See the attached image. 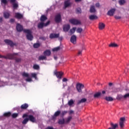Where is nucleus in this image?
Segmentation results:
<instances>
[{
	"label": "nucleus",
	"mask_w": 129,
	"mask_h": 129,
	"mask_svg": "<svg viewBox=\"0 0 129 129\" xmlns=\"http://www.w3.org/2000/svg\"><path fill=\"white\" fill-rule=\"evenodd\" d=\"M26 81H27V82H31V81H32V79L31 78H28L26 79Z\"/></svg>",
	"instance_id": "53"
},
{
	"label": "nucleus",
	"mask_w": 129,
	"mask_h": 129,
	"mask_svg": "<svg viewBox=\"0 0 129 129\" xmlns=\"http://www.w3.org/2000/svg\"><path fill=\"white\" fill-rule=\"evenodd\" d=\"M81 1H82V0H75V2L76 3H78V2H81Z\"/></svg>",
	"instance_id": "63"
},
{
	"label": "nucleus",
	"mask_w": 129,
	"mask_h": 129,
	"mask_svg": "<svg viewBox=\"0 0 129 129\" xmlns=\"http://www.w3.org/2000/svg\"><path fill=\"white\" fill-rule=\"evenodd\" d=\"M38 60L39 61H41L43 60H47V57L46 56L44 55H40L38 57Z\"/></svg>",
	"instance_id": "24"
},
{
	"label": "nucleus",
	"mask_w": 129,
	"mask_h": 129,
	"mask_svg": "<svg viewBox=\"0 0 129 129\" xmlns=\"http://www.w3.org/2000/svg\"><path fill=\"white\" fill-rule=\"evenodd\" d=\"M105 99L107 101H113V98L111 97H106Z\"/></svg>",
	"instance_id": "37"
},
{
	"label": "nucleus",
	"mask_w": 129,
	"mask_h": 129,
	"mask_svg": "<svg viewBox=\"0 0 129 129\" xmlns=\"http://www.w3.org/2000/svg\"><path fill=\"white\" fill-rule=\"evenodd\" d=\"M95 6L96 8H99V7H100V5L98 3L95 4Z\"/></svg>",
	"instance_id": "58"
},
{
	"label": "nucleus",
	"mask_w": 129,
	"mask_h": 129,
	"mask_svg": "<svg viewBox=\"0 0 129 129\" xmlns=\"http://www.w3.org/2000/svg\"><path fill=\"white\" fill-rule=\"evenodd\" d=\"M89 19L91 20V21H93V20L97 19V16L96 15H91L89 16Z\"/></svg>",
	"instance_id": "32"
},
{
	"label": "nucleus",
	"mask_w": 129,
	"mask_h": 129,
	"mask_svg": "<svg viewBox=\"0 0 129 129\" xmlns=\"http://www.w3.org/2000/svg\"><path fill=\"white\" fill-rule=\"evenodd\" d=\"M10 16H11L10 13L7 12L4 13V17L5 19H9V18H10Z\"/></svg>",
	"instance_id": "25"
},
{
	"label": "nucleus",
	"mask_w": 129,
	"mask_h": 129,
	"mask_svg": "<svg viewBox=\"0 0 129 129\" xmlns=\"http://www.w3.org/2000/svg\"><path fill=\"white\" fill-rule=\"evenodd\" d=\"M31 77H33V78H35L36 80H37V74L36 73H32L31 74Z\"/></svg>",
	"instance_id": "45"
},
{
	"label": "nucleus",
	"mask_w": 129,
	"mask_h": 129,
	"mask_svg": "<svg viewBox=\"0 0 129 129\" xmlns=\"http://www.w3.org/2000/svg\"><path fill=\"white\" fill-rule=\"evenodd\" d=\"M18 55V53H8L6 55L7 59H9L10 60H14L15 59V56Z\"/></svg>",
	"instance_id": "7"
},
{
	"label": "nucleus",
	"mask_w": 129,
	"mask_h": 129,
	"mask_svg": "<svg viewBox=\"0 0 129 129\" xmlns=\"http://www.w3.org/2000/svg\"><path fill=\"white\" fill-rule=\"evenodd\" d=\"M10 3L11 4H13V6L14 9H17V8H19V5L16 3V0H10Z\"/></svg>",
	"instance_id": "18"
},
{
	"label": "nucleus",
	"mask_w": 129,
	"mask_h": 129,
	"mask_svg": "<svg viewBox=\"0 0 129 129\" xmlns=\"http://www.w3.org/2000/svg\"><path fill=\"white\" fill-rule=\"evenodd\" d=\"M33 69L35 70H39V69H40V66L38 64H34L33 66Z\"/></svg>",
	"instance_id": "41"
},
{
	"label": "nucleus",
	"mask_w": 129,
	"mask_h": 129,
	"mask_svg": "<svg viewBox=\"0 0 129 129\" xmlns=\"http://www.w3.org/2000/svg\"><path fill=\"white\" fill-rule=\"evenodd\" d=\"M23 118L27 117L28 121L30 120L31 122H36V118L33 115H29L28 114H24L22 116Z\"/></svg>",
	"instance_id": "2"
},
{
	"label": "nucleus",
	"mask_w": 129,
	"mask_h": 129,
	"mask_svg": "<svg viewBox=\"0 0 129 129\" xmlns=\"http://www.w3.org/2000/svg\"><path fill=\"white\" fill-rule=\"evenodd\" d=\"M82 31H83V29L81 28H78L77 29V33H81Z\"/></svg>",
	"instance_id": "47"
},
{
	"label": "nucleus",
	"mask_w": 129,
	"mask_h": 129,
	"mask_svg": "<svg viewBox=\"0 0 129 129\" xmlns=\"http://www.w3.org/2000/svg\"><path fill=\"white\" fill-rule=\"evenodd\" d=\"M111 127H109L108 129H116L118 127V124L117 123L114 124L112 122L110 123Z\"/></svg>",
	"instance_id": "16"
},
{
	"label": "nucleus",
	"mask_w": 129,
	"mask_h": 129,
	"mask_svg": "<svg viewBox=\"0 0 129 129\" xmlns=\"http://www.w3.org/2000/svg\"><path fill=\"white\" fill-rule=\"evenodd\" d=\"M4 41L6 43V44L9 45L11 47H14V46H16V43H14V42H13V41L10 39H5Z\"/></svg>",
	"instance_id": "8"
},
{
	"label": "nucleus",
	"mask_w": 129,
	"mask_h": 129,
	"mask_svg": "<svg viewBox=\"0 0 129 129\" xmlns=\"http://www.w3.org/2000/svg\"><path fill=\"white\" fill-rule=\"evenodd\" d=\"M84 88V85L82 84L78 83L76 85V89L78 91V92L81 93L82 92V88Z\"/></svg>",
	"instance_id": "6"
},
{
	"label": "nucleus",
	"mask_w": 129,
	"mask_h": 129,
	"mask_svg": "<svg viewBox=\"0 0 129 129\" xmlns=\"http://www.w3.org/2000/svg\"><path fill=\"white\" fill-rule=\"evenodd\" d=\"M10 23H14L15 22V19H11L10 20Z\"/></svg>",
	"instance_id": "59"
},
{
	"label": "nucleus",
	"mask_w": 129,
	"mask_h": 129,
	"mask_svg": "<svg viewBox=\"0 0 129 129\" xmlns=\"http://www.w3.org/2000/svg\"><path fill=\"white\" fill-rule=\"evenodd\" d=\"M43 54L45 56H49L50 55H51V51L50 50H46L44 51Z\"/></svg>",
	"instance_id": "21"
},
{
	"label": "nucleus",
	"mask_w": 129,
	"mask_h": 129,
	"mask_svg": "<svg viewBox=\"0 0 129 129\" xmlns=\"http://www.w3.org/2000/svg\"><path fill=\"white\" fill-rule=\"evenodd\" d=\"M124 121H125V117H123L120 118L119 125L120 128H123L124 126Z\"/></svg>",
	"instance_id": "10"
},
{
	"label": "nucleus",
	"mask_w": 129,
	"mask_h": 129,
	"mask_svg": "<svg viewBox=\"0 0 129 129\" xmlns=\"http://www.w3.org/2000/svg\"><path fill=\"white\" fill-rule=\"evenodd\" d=\"M81 54H82V50H79L78 55L79 56L80 55H81Z\"/></svg>",
	"instance_id": "55"
},
{
	"label": "nucleus",
	"mask_w": 129,
	"mask_h": 129,
	"mask_svg": "<svg viewBox=\"0 0 129 129\" xmlns=\"http://www.w3.org/2000/svg\"><path fill=\"white\" fill-rule=\"evenodd\" d=\"M100 95H101V92H97L94 95V98H98V97H100Z\"/></svg>",
	"instance_id": "31"
},
{
	"label": "nucleus",
	"mask_w": 129,
	"mask_h": 129,
	"mask_svg": "<svg viewBox=\"0 0 129 129\" xmlns=\"http://www.w3.org/2000/svg\"><path fill=\"white\" fill-rule=\"evenodd\" d=\"M58 39H59V40H60V41H62V40L63 39V37H58Z\"/></svg>",
	"instance_id": "62"
},
{
	"label": "nucleus",
	"mask_w": 129,
	"mask_h": 129,
	"mask_svg": "<svg viewBox=\"0 0 129 129\" xmlns=\"http://www.w3.org/2000/svg\"><path fill=\"white\" fill-rule=\"evenodd\" d=\"M71 119H72V116H69L65 121V123H69V122H70V121H71Z\"/></svg>",
	"instance_id": "34"
},
{
	"label": "nucleus",
	"mask_w": 129,
	"mask_h": 129,
	"mask_svg": "<svg viewBox=\"0 0 129 129\" xmlns=\"http://www.w3.org/2000/svg\"><path fill=\"white\" fill-rule=\"evenodd\" d=\"M1 58H4V59H7V55L6 56L2 55V57Z\"/></svg>",
	"instance_id": "60"
},
{
	"label": "nucleus",
	"mask_w": 129,
	"mask_h": 129,
	"mask_svg": "<svg viewBox=\"0 0 129 129\" xmlns=\"http://www.w3.org/2000/svg\"><path fill=\"white\" fill-rule=\"evenodd\" d=\"M123 98V96L122 95H118L117 96V99L118 100H120V99H122Z\"/></svg>",
	"instance_id": "44"
},
{
	"label": "nucleus",
	"mask_w": 129,
	"mask_h": 129,
	"mask_svg": "<svg viewBox=\"0 0 129 129\" xmlns=\"http://www.w3.org/2000/svg\"><path fill=\"white\" fill-rule=\"evenodd\" d=\"M40 46H41V44H40V43H34L33 45L34 48H39Z\"/></svg>",
	"instance_id": "43"
},
{
	"label": "nucleus",
	"mask_w": 129,
	"mask_h": 129,
	"mask_svg": "<svg viewBox=\"0 0 129 129\" xmlns=\"http://www.w3.org/2000/svg\"><path fill=\"white\" fill-rule=\"evenodd\" d=\"M67 81H68V79H66V78L62 79V82H67Z\"/></svg>",
	"instance_id": "56"
},
{
	"label": "nucleus",
	"mask_w": 129,
	"mask_h": 129,
	"mask_svg": "<svg viewBox=\"0 0 129 129\" xmlns=\"http://www.w3.org/2000/svg\"><path fill=\"white\" fill-rule=\"evenodd\" d=\"M14 60H15L16 63H19V62H21V61H22V59H21V58H18L16 56H15V58L14 59Z\"/></svg>",
	"instance_id": "39"
},
{
	"label": "nucleus",
	"mask_w": 129,
	"mask_h": 129,
	"mask_svg": "<svg viewBox=\"0 0 129 129\" xmlns=\"http://www.w3.org/2000/svg\"><path fill=\"white\" fill-rule=\"evenodd\" d=\"M28 121H29V119H28V117H26L22 121V124H27Z\"/></svg>",
	"instance_id": "35"
},
{
	"label": "nucleus",
	"mask_w": 129,
	"mask_h": 129,
	"mask_svg": "<svg viewBox=\"0 0 129 129\" xmlns=\"http://www.w3.org/2000/svg\"><path fill=\"white\" fill-rule=\"evenodd\" d=\"M119 5L120 6H122V5H124L125 4V0H119L118 2Z\"/></svg>",
	"instance_id": "42"
},
{
	"label": "nucleus",
	"mask_w": 129,
	"mask_h": 129,
	"mask_svg": "<svg viewBox=\"0 0 129 129\" xmlns=\"http://www.w3.org/2000/svg\"><path fill=\"white\" fill-rule=\"evenodd\" d=\"M123 98H124V99H126V98H129V93H126L125 95H124Z\"/></svg>",
	"instance_id": "48"
},
{
	"label": "nucleus",
	"mask_w": 129,
	"mask_h": 129,
	"mask_svg": "<svg viewBox=\"0 0 129 129\" xmlns=\"http://www.w3.org/2000/svg\"><path fill=\"white\" fill-rule=\"evenodd\" d=\"M71 42L73 43V44H76V36L73 35L71 37Z\"/></svg>",
	"instance_id": "19"
},
{
	"label": "nucleus",
	"mask_w": 129,
	"mask_h": 129,
	"mask_svg": "<svg viewBox=\"0 0 129 129\" xmlns=\"http://www.w3.org/2000/svg\"><path fill=\"white\" fill-rule=\"evenodd\" d=\"M58 123V124H64L65 123V119L64 118L59 119Z\"/></svg>",
	"instance_id": "33"
},
{
	"label": "nucleus",
	"mask_w": 129,
	"mask_h": 129,
	"mask_svg": "<svg viewBox=\"0 0 129 129\" xmlns=\"http://www.w3.org/2000/svg\"><path fill=\"white\" fill-rule=\"evenodd\" d=\"M75 31H76V27H73L70 30V33H71V34H74L75 33Z\"/></svg>",
	"instance_id": "38"
},
{
	"label": "nucleus",
	"mask_w": 129,
	"mask_h": 129,
	"mask_svg": "<svg viewBox=\"0 0 129 129\" xmlns=\"http://www.w3.org/2000/svg\"><path fill=\"white\" fill-rule=\"evenodd\" d=\"M22 76L23 77H29V74L24 72L22 74Z\"/></svg>",
	"instance_id": "50"
},
{
	"label": "nucleus",
	"mask_w": 129,
	"mask_h": 129,
	"mask_svg": "<svg viewBox=\"0 0 129 129\" xmlns=\"http://www.w3.org/2000/svg\"><path fill=\"white\" fill-rule=\"evenodd\" d=\"M114 18H115V20H120V19H121V17L120 16H115Z\"/></svg>",
	"instance_id": "52"
},
{
	"label": "nucleus",
	"mask_w": 129,
	"mask_h": 129,
	"mask_svg": "<svg viewBox=\"0 0 129 129\" xmlns=\"http://www.w3.org/2000/svg\"><path fill=\"white\" fill-rule=\"evenodd\" d=\"M40 39L41 40H43L44 41H45V40H46V38L44 37H42L40 38Z\"/></svg>",
	"instance_id": "61"
},
{
	"label": "nucleus",
	"mask_w": 129,
	"mask_h": 129,
	"mask_svg": "<svg viewBox=\"0 0 129 129\" xmlns=\"http://www.w3.org/2000/svg\"><path fill=\"white\" fill-rule=\"evenodd\" d=\"M69 22L71 23V24H72V25H75V26L77 25H81V22L77 19H70Z\"/></svg>",
	"instance_id": "5"
},
{
	"label": "nucleus",
	"mask_w": 129,
	"mask_h": 129,
	"mask_svg": "<svg viewBox=\"0 0 129 129\" xmlns=\"http://www.w3.org/2000/svg\"><path fill=\"white\" fill-rule=\"evenodd\" d=\"M63 30L64 32H68L70 30V25L67 24L63 26Z\"/></svg>",
	"instance_id": "17"
},
{
	"label": "nucleus",
	"mask_w": 129,
	"mask_h": 129,
	"mask_svg": "<svg viewBox=\"0 0 129 129\" xmlns=\"http://www.w3.org/2000/svg\"><path fill=\"white\" fill-rule=\"evenodd\" d=\"M2 22H3V18L0 17V23H2Z\"/></svg>",
	"instance_id": "64"
},
{
	"label": "nucleus",
	"mask_w": 129,
	"mask_h": 129,
	"mask_svg": "<svg viewBox=\"0 0 129 129\" xmlns=\"http://www.w3.org/2000/svg\"><path fill=\"white\" fill-rule=\"evenodd\" d=\"M59 36H60V34L59 33L58 34L51 33L49 35V38L50 39H55L56 38H59Z\"/></svg>",
	"instance_id": "14"
},
{
	"label": "nucleus",
	"mask_w": 129,
	"mask_h": 129,
	"mask_svg": "<svg viewBox=\"0 0 129 129\" xmlns=\"http://www.w3.org/2000/svg\"><path fill=\"white\" fill-rule=\"evenodd\" d=\"M2 3L5 5H7V4H8V1L7 0H2Z\"/></svg>",
	"instance_id": "54"
},
{
	"label": "nucleus",
	"mask_w": 129,
	"mask_h": 129,
	"mask_svg": "<svg viewBox=\"0 0 129 129\" xmlns=\"http://www.w3.org/2000/svg\"><path fill=\"white\" fill-rule=\"evenodd\" d=\"M50 21H48L46 23L41 22L39 23L37 25V28L38 29H43L44 27H47V26H49L50 25Z\"/></svg>",
	"instance_id": "3"
},
{
	"label": "nucleus",
	"mask_w": 129,
	"mask_h": 129,
	"mask_svg": "<svg viewBox=\"0 0 129 129\" xmlns=\"http://www.w3.org/2000/svg\"><path fill=\"white\" fill-rule=\"evenodd\" d=\"M47 19L48 18H47V16H46L44 15H41V16L40 17V22L44 23V22H45V21H47Z\"/></svg>",
	"instance_id": "20"
},
{
	"label": "nucleus",
	"mask_w": 129,
	"mask_h": 129,
	"mask_svg": "<svg viewBox=\"0 0 129 129\" xmlns=\"http://www.w3.org/2000/svg\"><path fill=\"white\" fill-rule=\"evenodd\" d=\"M12 115L11 112H5L4 113V116L5 117H10Z\"/></svg>",
	"instance_id": "28"
},
{
	"label": "nucleus",
	"mask_w": 129,
	"mask_h": 129,
	"mask_svg": "<svg viewBox=\"0 0 129 129\" xmlns=\"http://www.w3.org/2000/svg\"><path fill=\"white\" fill-rule=\"evenodd\" d=\"M60 46H57L56 47L53 48L52 51H53V52H57V51H59V50H60Z\"/></svg>",
	"instance_id": "40"
},
{
	"label": "nucleus",
	"mask_w": 129,
	"mask_h": 129,
	"mask_svg": "<svg viewBox=\"0 0 129 129\" xmlns=\"http://www.w3.org/2000/svg\"><path fill=\"white\" fill-rule=\"evenodd\" d=\"M77 14H81V9L80 8L77 9Z\"/></svg>",
	"instance_id": "51"
},
{
	"label": "nucleus",
	"mask_w": 129,
	"mask_h": 129,
	"mask_svg": "<svg viewBox=\"0 0 129 129\" xmlns=\"http://www.w3.org/2000/svg\"><path fill=\"white\" fill-rule=\"evenodd\" d=\"M114 13H115V9H112L108 11L107 15L110 17H112L114 15Z\"/></svg>",
	"instance_id": "11"
},
{
	"label": "nucleus",
	"mask_w": 129,
	"mask_h": 129,
	"mask_svg": "<svg viewBox=\"0 0 129 129\" xmlns=\"http://www.w3.org/2000/svg\"><path fill=\"white\" fill-rule=\"evenodd\" d=\"M69 114H72L73 113H74V111L71 110L69 112Z\"/></svg>",
	"instance_id": "57"
},
{
	"label": "nucleus",
	"mask_w": 129,
	"mask_h": 129,
	"mask_svg": "<svg viewBox=\"0 0 129 129\" xmlns=\"http://www.w3.org/2000/svg\"><path fill=\"white\" fill-rule=\"evenodd\" d=\"M16 30L18 32H22L23 31V26L21 25V24L17 23L16 25Z\"/></svg>",
	"instance_id": "15"
},
{
	"label": "nucleus",
	"mask_w": 129,
	"mask_h": 129,
	"mask_svg": "<svg viewBox=\"0 0 129 129\" xmlns=\"http://www.w3.org/2000/svg\"><path fill=\"white\" fill-rule=\"evenodd\" d=\"M54 75L56 76V77L58 79L61 80L62 79V76L64 75V73L62 72H57V71H55L54 72Z\"/></svg>",
	"instance_id": "4"
},
{
	"label": "nucleus",
	"mask_w": 129,
	"mask_h": 129,
	"mask_svg": "<svg viewBox=\"0 0 129 129\" xmlns=\"http://www.w3.org/2000/svg\"><path fill=\"white\" fill-rule=\"evenodd\" d=\"M73 103H74V101H73V100L71 99L70 100L69 102H68V105L70 106H71V105H72L73 104Z\"/></svg>",
	"instance_id": "46"
},
{
	"label": "nucleus",
	"mask_w": 129,
	"mask_h": 129,
	"mask_svg": "<svg viewBox=\"0 0 129 129\" xmlns=\"http://www.w3.org/2000/svg\"><path fill=\"white\" fill-rule=\"evenodd\" d=\"M54 21H55V23H56L57 24H59V23H60V22H61V21H62V19L61 18V14H58L56 15L55 16Z\"/></svg>",
	"instance_id": "9"
},
{
	"label": "nucleus",
	"mask_w": 129,
	"mask_h": 129,
	"mask_svg": "<svg viewBox=\"0 0 129 129\" xmlns=\"http://www.w3.org/2000/svg\"><path fill=\"white\" fill-rule=\"evenodd\" d=\"M71 4H70V1L67 0L64 2V8H68V7H70Z\"/></svg>",
	"instance_id": "26"
},
{
	"label": "nucleus",
	"mask_w": 129,
	"mask_h": 129,
	"mask_svg": "<svg viewBox=\"0 0 129 129\" xmlns=\"http://www.w3.org/2000/svg\"><path fill=\"white\" fill-rule=\"evenodd\" d=\"M24 33L27 34L26 35V37L27 40L29 41H32L33 40V35H32V31L29 29H24L23 30Z\"/></svg>",
	"instance_id": "1"
},
{
	"label": "nucleus",
	"mask_w": 129,
	"mask_h": 129,
	"mask_svg": "<svg viewBox=\"0 0 129 129\" xmlns=\"http://www.w3.org/2000/svg\"><path fill=\"white\" fill-rule=\"evenodd\" d=\"M28 107H29V105L27 103L23 104L21 106V109H27Z\"/></svg>",
	"instance_id": "23"
},
{
	"label": "nucleus",
	"mask_w": 129,
	"mask_h": 129,
	"mask_svg": "<svg viewBox=\"0 0 129 129\" xmlns=\"http://www.w3.org/2000/svg\"><path fill=\"white\" fill-rule=\"evenodd\" d=\"M109 47H111L112 48H115L116 47H118V45L114 43H111V44H109Z\"/></svg>",
	"instance_id": "30"
},
{
	"label": "nucleus",
	"mask_w": 129,
	"mask_h": 129,
	"mask_svg": "<svg viewBox=\"0 0 129 129\" xmlns=\"http://www.w3.org/2000/svg\"><path fill=\"white\" fill-rule=\"evenodd\" d=\"M105 28V24L103 23H99V30H103Z\"/></svg>",
	"instance_id": "22"
},
{
	"label": "nucleus",
	"mask_w": 129,
	"mask_h": 129,
	"mask_svg": "<svg viewBox=\"0 0 129 129\" xmlns=\"http://www.w3.org/2000/svg\"><path fill=\"white\" fill-rule=\"evenodd\" d=\"M11 116H12V118H16V117H18V116H19V113H14L12 114Z\"/></svg>",
	"instance_id": "36"
},
{
	"label": "nucleus",
	"mask_w": 129,
	"mask_h": 129,
	"mask_svg": "<svg viewBox=\"0 0 129 129\" xmlns=\"http://www.w3.org/2000/svg\"><path fill=\"white\" fill-rule=\"evenodd\" d=\"M15 18L16 19H18V20H21L24 18V16L23 14L20 13H15Z\"/></svg>",
	"instance_id": "12"
},
{
	"label": "nucleus",
	"mask_w": 129,
	"mask_h": 129,
	"mask_svg": "<svg viewBox=\"0 0 129 129\" xmlns=\"http://www.w3.org/2000/svg\"><path fill=\"white\" fill-rule=\"evenodd\" d=\"M61 113V111L60 110H57L56 111L54 115L52 116V119H56V118L57 116H59Z\"/></svg>",
	"instance_id": "13"
},
{
	"label": "nucleus",
	"mask_w": 129,
	"mask_h": 129,
	"mask_svg": "<svg viewBox=\"0 0 129 129\" xmlns=\"http://www.w3.org/2000/svg\"><path fill=\"white\" fill-rule=\"evenodd\" d=\"M87 99L86 98L81 99L80 101L78 102V104H80V103H84V102H86Z\"/></svg>",
	"instance_id": "27"
},
{
	"label": "nucleus",
	"mask_w": 129,
	"mask_h": 129,
	"mask_svg": "<svg viewBox=\"0 0 129 129\" xmlns=\"http://www.w3.org/2000/svg\"><path fill=\"white\" fill-rule=\"evenodd\" d=\"M67 113H68V111H63L60 114V115H61V116H64V115H65V114H66Z\"/></svg>",
	"instance_id": "49"
},
{
	"label": "nucleus",
	"mask_w": 129,
	"mask_h": 129,
	"mask_svg": "<svg viewBox=\"0 0 129 129\" xmlns=\"http://www.w3.org/2000/svg\"><path fill=\"white\" fill-rule=\"evenodd\" d=\"M90 13H95L96 12V10H95V7H94V6H91L90 9Z\"/></svg>",
	"instance_id": "29"
}]
</instances>
